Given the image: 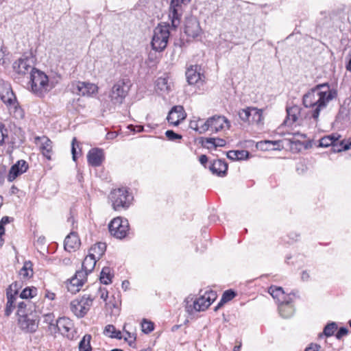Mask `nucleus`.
<instances>
[{"label":"nucleus","instance_id":"nucleus-1","mask_svg":"<svg viewBox=\"0 0 351 351\" xmlns=\"http://www.w3.org/2000/svg\"><path fill=\"white\" fill-rule=\"evenodd\" d=\"M336 96V91L330 89L327 83H324L315 86L305 93L302 102L304 107L313 109L311 116L317 121L320 111Z\"/></svg>","mask_w":351,"mask_h":351},{"label":"nucleus","instance_id":"nucleus-2","mask_svg":"<svg viewBox=\"0 0 351 351\" xmlns=\"http://www.w3.org/2000/svg\"><path fill=\"white\" fill-rule=\"evenodd\" d=\"M217 298L216 292L213 291H206L204 295L193 300V298L188 297L185 302L187 311L192 313L195 311H204L208 308Z\"/></svg>","mask_w":351,"mask_h":351},{"label":"nucleus","instance_id":"nucleus-3","mask_svg":"<svg viewBox=\"0 0 351 351\" xmlns=\"http://www.w3.org/2000/svg\"><path fill=\"white\" fill-rule=\"evenodd\" d=\"M30 84L32 91L38 96H43L49 90L47 75L36 69H32L31 71Z\"/></svg>","mask_w":351,"mask_h":351},{"label":"nucleus","instance_id":"nucleus-4","mask_svg":"<svg viewBox=\"0 0 351 351\" xmlns=\"http://www.w3.org/2000/svg\"><path fill=\"white\" fill-rule=\"evenodd\" d=\"M169 34V24H159L154 31L151 43L152 49L156 51H162L167 47Z\"/></svg>","mask_w":351,"mask_h":351},{"label":"nucleus","instance_id":"nucleus-5","mask_svg":"<svg viewBox=\"0 0 351 351\" xmlns=\"http://www.w3.org/2000/svg\"><path fill=\"white\" fill-rule=\"evenodd\" d=\"M0 97L2 101L8 106L11 114L16 119L23 118V110L19 106L16 96L10 87H5L0 90Z\"/></svg>","mask_w":351,"mask_h":351},{"label":"nucleus","instance_id":"nucleus-6","mask_svg":"<svg viewBox=\"0 0 351 351\" xmlns=\"http://www.w3.org/2000/svg\"><path fill=\"white\" fill-rule=\"evenodd\" d=\"M110 199L114 210L127 209L133 199L125 188H119L111 191Z\"/></svg>","mask_w":351,"mask_h":351},{"label":"nucleus","instance_id":"nucleus-7","mask_svg":"<svg viewBox=\"0 0 351 351\" xmlns=\"http://www.w3.org/2000/svg\"><path fill=\"white\" fill-rule=\"evenodd\" d=\"M130 89L128 82L125 80H121L117 82L112 86L109 97L111 102L114 104H121L128 95Z\"/></svg>","mask_w":351,"mask_h":351},{"label":"nucleus","instance_id":"nucleus-8","mask_svg":"<svg viewBox=\"0 0 351 351\" xmlns=\"http://www.w3.org/2000/svg\"><path fill=\"white\" fill-rule=\"evenodd\" d=\"M93 300L90 295H84L80 298H76L70 304L71 310L77 317H83L92 306Z\"/></svg>","mask_w":351,"mask_h":351},{"label":"nucleus","instance_id":"nucleus-9","mask_svg":"<svg viewBox=\"0 0 351 351\" xmlns=\"http://www.w3.org/2000/svg\"><path fill=\"white\" fill-rule=\"evenodd\" d=\"M191 0H171L169 18L171 21V27L173 29L178 27L181 22L182 15V5L188 4Z\"/></svg>","mask_w":351,"mask_h":351},{"label":"nucleus","instance_id":"nucleus-10","mask_svg":"<svg viewBox=\"0 0 351 351\" xmlns=\"http://www.w3.org/2000/svg\"><path fill=\"white\" fill-rule=\"evenodd\" d=\"M108 229L113 237L122 239L127 236L129 232V222L126 219L116 217L109 223Z\"/></svg>","mask_w":351,"mask_h":351},{"label":"nucleus","instance_id":"nucleus-11","mask_svg":"<svg viewBox=\"0 0 351 351\" xmlns=\"http://www.w3.org/2000/svg\"><path fill=\"white\" fill-rule=\"evenodd\" d=\"M206 127L208 128V131L217 133L219 131L223 130L225 128L229 129L230 123L226 117L214 115L207 119V124L206 125Z\"/></svg>","mask_w":351,"mask_h":351},{"label":"nucleus","instance_id":"nucleus-12","mask_svg":"<svg viewBox=\"0 0 351 351\" xmlns=\"http://www.w3.org/2000/svg\"><path fill=\"white\" fill-rule=\"evenodd\" d=\"M73 92L82 96H91L96 93L98 87L93 83L85 82H76L72 84Z\"/></svg>","mask_w":351,"mask_h":351},{"label":"nucleus","instance_id":"nucleus-13","mask_svg":"<svg viewBox=\"0 0 351 351\" xmlns=\"http://www.w3.org/2000/svg\"><path fill=\"white\" fill-rule=\"evenodd\" d=\"M19 325L26 332H34L38 326V321L33 315H22L19 317Z\"/></svg>","mask_w":351,"mask_h":351},{"label":"nucleus","instance_id":"nucleus-14","mask_svg":"<svg viewBox=\"0 0 351 351\" xmlns=\"http://www.w3.org/2000/svg\"><path fill=\"white\" fill-rule=\"evenodd\" d=\"M186 118V113L182 106H173L169 111L167 119L169 124L178 126Z\"/></svg>","mask_w":351,"mask_h":351},{"label":"nucleus","instance_id":"nucleus-15","mask_svg":"<svg viewBox=\"0 0 351 351\" xmlns=\"http://www.w3.org/2000/svg\"><path fill=\"white\" fill-rule=\"evenodd\" d=\"M269 293L279 304L285 302H292L291 294H287L281 287L271 285L268 289Z\"/></svg>","mask_w":351,"mask_h":351},{"label":"nucleus","instance_id":"nucleus-16","mask_svg":"<svg viewBox=\"0 0 351 351\" xmlns=\"http://www.w3.org/2000/svg\"><path fill=\"white\" fill-rule=\"evenodd\" d=\"M27 169L28 165L26 161L23 160H19L10 168L7 177L8 181L13 182L19 176L25 173Z\"/></svg>","mask_w":351,"mask_h":351},{"label":"nucleus","instance_id":"nucleus-17","mask_svg":"<svg viewBox=\"0 0 351 351\" xmlns=\"http://www.w3.org/2000/svg\"><path fill=\"white\" fill-rule=\"evenodd\" d=\"M88 162L93 167L100 166L104 160L103 149L99 148L91 149L87 154Z\"/></svg>","mask_w":351,"mask_h":351},{"label":"nucleus","instance_id":"nucleus-18","mask_svg":"<svg viewBox=\"0 0 351 351\" xmlns=\"http://www.w3.org/2000/svg\"><path fill=\"white\" fill-rule=\"evenodd\" d=\"M201 31L199 23L196 19H191L187 21L184 32L188 36L195 38L200 34Z\"/></svg>","mask_w":351,"mask_h":351},{"label":"nucleus","instance_id":"nucleus-19","mask_svg":"<svg viewBox=\"0 0 351 351\" xmlns=\"http://www.w3.org/2000/svg\"><path fill=\"white\" fill-rule=\"evenodd\" d=\"M80 245V240L75 232L71 231L64 239V247L65 250L71 252L75 250Z\"/></svg>","mask_w":351,"mask_h":351},{"label":"nucleus","instance_id":"nucleus-20","mask_svg":"<svg viewBox=\"0 0 351 351\" xmlns=\"http://www.w3.org/2000/svg\"><path fill=\"white\" fill-rule=\"evenodd\" d=\"M209 169L213 174L223 177L226 175L228 164L224 160L218 159L213 161Z\"/></svg>","mask_w":351,"mask_h":351},{"label":"nucleus","instance_id":"nucleus-21","mask_svg":"<svg viewBox=\"0 0 351 351\" xmlns=\"http://www.w3.org/2000/svg\"><path fill=\"white\" fill-rule=\"evenodd\" d=\"M36 140L41 141L40 150L43 156L48 160H51L52 151V141L46 136L36 137Z\"/></svg>","mask_w":351,"mask_h":351},{"label":"nucleus","instance_id":"nucleus-22","mask_svg":"<svg viewBox=\"0 0 351 351\" xmlns=\"http://www.w3.org/2000/svg\"><path fill=\"white\" fill-rule=\"evenodd\" d=\"M287 114L285 123L291 125L298 120V116L300 114V108L298 106L287 108Z\"/></svg>","mask_w":351,"mask_h":351},{"label":"nucleus","instance_id":"nucleus-23","mask_svg":"<svg viewBox=\"0 0 351 351\" xmlns=\"http://www.w3.org/2000/svg\"><path fill=\"white\" fill-rule=\"evenodd\" d=\"M14 69L18 73L25 75L33 68L29 65L28 60L19 59L18 62H14Z\"/></svg>","mask_w":351,"mask_h":351},{"label":"nucleus","instance_id":"nucleus-24","mask_svg":"<svg viewBox=\"0 0 351 351\" xmlns=\"http://www.w3.org/2000/svg\"><path fill=\"white\" fill-rule=\"evenodd\" d=\"M73 324L69 318L60 317L56 321V327L59 332L64 333L70 331Z\"/></svg>","mask_w":351,"mask_h":351},{"label":"nucleus","instance_id":"nucleus-25","mask_svg":"<svg viewBox=\"0 0 351 351\" xmlns=\"http://www.w3.org/2000/svg\"><path fill=\"white\" fill-rule=\"evenodd\" d=\"M106 250V245L105 243L99 242L93 245L90 250L89 254L96 259H99L101 256L104 254Z\"/></svg>","mask_w":351,"mask_h":351},{"label":"nucleus","instance_id":"nucleus-26","mask_svg":"<svg viewBox=\"0 0 351 351\" xmlns=\"http://www.w3.org/2000/svg\"><path fill=\"white\" fill-rule=\"evenodd\" d=\"M340 135L338 134H332L328 136H325L319 140V146L322 147H328L332 146L333 148L335 144L339 141Z\"/></svg>","mask_w":351,"mask_h":351},{"label":"nucleus","instance_id":"nucleus-27","mask_svg":"<svg viewBox=\"0 0 351 351\" xmlns=\"http://www.w3.org/2000/svg\"><path fill=\"white\" fill-rule=\"evenodd\" d=\"M278 311L281 317L289 318L293 315L294 308L291 302H285L279 304Z\"/></svg>","mask_w":351,"mask_h":351},{"label":"nucleus","instance_id":"nucleus-28","mask_svg":"<svg viewBox=\"0 0 351 351\" xmlns=\"http://www.w3.org/2000/svg\"><path fill=\"white\" fill-rule=\"evenodd\" d=\"M186 77L189 84H195L200 80V73L197 71V66H191L186 71Z\"/></svg>","mask_w":351,"mask_h":351},{"label":"nucleus","instance_id":"nucleus-29","mask_svg":"<svg viewBox=\"0 0 351 351\" xmlns=\"http://www.w3.org/2000/svg\"><path fill=\"white\" fill-rule=\"evenodd\" d=\"M97 260V259L90 256V254L85 257L84 261L82 262V269L85 271L86 274H88L93 270L96 265Z\"/></svg>","mask_w":351,"mask_h":351},{"label":"nucleus","instance_id":"nucleus-30","mask_svg":"<svg viewBox=\"0 0 351 351\" xmlns=\"http://www.w3.org/2000/svg\"><path fill=\"white\" fill-rule=\"evenodd\" d=\"M249 152L246 150H231L227 153V157L232 160H240L247 158Z\"/></svg>","mask_w":351,"mask_h":351},{"label":"nucleus","instance_id":"nucleus-31","mask_svg":"<svg viewBox=\"0 0 351 351\" xmlns=\"http://www.w3.org/2000/svg\"><path fill=\"white\" fill-rule=\"evenodd\" d=\"M254 107H247L246 108L239 110L238 114L241 121L252 124V109Z\"/></svg>","mask_w":351,"mask_h":351},{"label":"nucleus","instance_id":"nucleus-32","mask_svg":"<svg viewBox=\"0 0 351 351\" xmlns=\"http://www.w3.org/2000/svg\"><path fill=\"white\" fill-rule=\"evenodd\" d=\"M7 295V303L5 308V315L10 316L12 313L14 308H15L14 303L16 302V298L14 297L12 293H6Z\"/></svg>","mask_w":351,"mask_h":351},{"label":"nucleus","instance_id":"nucleus-33","mask_svg":"<svg viewBox=\"0 0 351 351\" xmlns=\"http://www.w3.org/2000/svg\"><path fill=\"white\" fill-rule=\"evenodd\" d=\"M32 263L31 261H25L23 267L19 271V275L23 278H29L33 276Z\"/></svg>","mask_w":351,"mask_h":351},{"label":"nucleus","instance_id":"nucleus-34","mask_svg":"<svg viewBox=\"0 0 351 351\" xmlns=\"http://www.w3.org/2000/svg\"><path fill=\"white\" fill-rule=\"evenodd\" d=\"M236 296V293L230 289L226 291L221 297V299L220 302L218 303V304L215 307V311H217L219 308H221L225 303L230 301Z\"/></svg>","mask_w":351,"mask_h":351},{"label":"nucleus","instance_id":"nucleus-35","mask_svg":"<svg viewBox=\"0 0 351 351\" xmlns=\"http://www.w3.org/2000/svg\"><path fill=\"white\" fill-rule=\"evenodd\" d=\"M88 274L85 273V271L84 269L82 271H77L75 275V277L71 279V285L72 286H76L77 287L80 286H82L84 282L85 277Z\"/></svg>","mask_w":351,"mask_h":351},{"label":"nucleus","instance_id":"nucleus-36","mask_svg":"<svg viewBox=\"0 0 351 351\" xmlns=\"http://www.w3.org/2000/svg\"><path fill=\"white\" fill-rule=\"evenodd\" d=\"M252 110V125H263V110L254 107Z\"/></svg>","mask_w":351,"mask_h":351},{"label":"nucleus","instance_id":"nucleus-37","mask_svg":"<svg viewBox=\"0 0 351 351\" xmlns=\"http://www.w3.org/2000/svg\"><path fill=\"white\" fill-rule=\"evenodd\" d=\"M92 337L90 335H85L79 343V351H91L90 340Z\"/></svg>","mask_w":351,"mask_h":351},{"label":"nucleus","instance_id":"nucleus-38","mask_svg":"<svg viewBox=\"0 0 351 351\" xmlns=\"http://www.w3.org/2000/svg\"><path fill=\"white\" fill-rule=\"evenodd\" d=\"M202 119L198 118L197 120H192L190 121L189 128L199 134H204L208 131V128L204 125H199V123H202Z\"/></svg>","mask_w":351,"mask_h":351},{"label":"nucleus","instance_id":"nucleus-39","mask_svg":"<svg viewBox=\"0 0 351 351\" xmlns=\"http://www.w3.org/2000/svg\"><path fill=\"white\" fill-rule=\"evenodd\" d=\"M100 281L104 285H109L112 282V275L110 274V268L104 267L100 274Z\"/></svg>","mask_w":351,"mask_h":351},{"label":"nucleus","instance_id":"nucleus-40","mask_svg":"<svg viewBox=\"0 0 351 351\" xmlns=\"http://www.w3.org/2000/svg\"><path fill=\"white\" fill-rule=\"evenodd\" d=\"M38 290L36 287H26L21 293L19 297L21 299H30L33 298L37 295Z\"/></svg>","mask_w":351,"mask_h":351},{"label":"nucleus","instance_id":"nucleus-41","mask_svg":"<svg viewBox=\"0 0 351 351\" xmlns=\"http://www.w3.org/2000/svg\"><path fill=\"white\" fill-rule=\"evenodd\" d=\"M277 144H278V141H264L258 142L256 144V147L261 150L275 149L276 148L274 147V146Z\"/></svg>","mask_w":351,"mask_h":351},{"label":"nucleus","instance_id":"nucleus-42","mask_svg":"<svg viewBox=\"0 0 351 351\" xmlns=\"http://www.w3.org/2000/svg\"><path fill=\"white\" fill-rule=\"evenodd\" d=\"M337 328V325L335 322L328 324L324 328V335L326 337H330L333 335L335 331Z\"/></svg>","mask_w":351,"mask_h":351},{"label":"nucleus","instance_id":"nucleus-43","mask_svg":"<svg viewBox=\"0 0 351 351\" xmlns=\"http://www.w3.org/2000/svg\"><path fill=\"white\" fill-rule=\"evenodd\" d=\"M141 328L142 331L144 333L148 334L154 330V323L151 321H147V319H144L141 323Z\"/></svg>","mask_w":351,"mask_h":351},{"label":"nucleus","instance_id":"nucleus-44","mask_svg":"<svg viewBox=\"0 0 351 351\" xmlns=\"http://www.w3.org/2000/svg\"><path fill=\"white\" fill-rule=\"evenodd\" d=\"M125 326H124L123 332H124L125 335L123 337V339H124L125 341L128 343L130 346H134V345L135 344L136 336L134 333H131V332L127 331L125 329Z\"/></svg>","mask_w":351,"mask_h":351},{"label":"nucleus","instance_id":"nucleus-45","mask_svg":"<svg viewBox=\"0 0 351 351\" xmlns=\"http://www.w3.org/2000/svg\"><path fill=\"white\" fill-rule=\"evenodd\" d=\"M8 138V130L2 123H0V146H3L5 143V140Z\"/></svg>","mask_w":351,"mask_h":351},{"label":"nucleus","instance_id":"nucleus-46","mask_svg":"<svg viewBox=\"0 0 351 351\" xmlns=\"http://www.w3.org/2000/svg\"><path fill=\"white\" fill-rule=\"evenodd\" d=\"M165 136L169 141H175L177 140L182 139V135L174 132L173 130H167L165 132Z\"/></svg>","mask_w":351,"mask_h":351},{"label":"nucleus","instance_id":"nucleus-47","mask_svg":"<svg viewBox=\"0 0 351 351\" xmlns=\"http://www.w3.org/2000/svg\"><path fill=\"white\" fill-rule=\"evenodd\" d=\"M116 332L115 327L112 324L107 325L104 330V334L111 338V335H113Z\"/></svg>","mask_w":351,"mask_h":351},{"label":"nucleus","instance_id":"nucleus-48","mask_svg":"<svg viewBox=\"0 0 351 351\" xmlns=\"http://www.w3.org/2000/svg\"><path fill=\"white\" fill-rule=\"evenodd\" d=\"M215 138H206L203 141L202 144L204 146L207 147L208 149H211L212 147L215 148Z\"/></svg>","mask_w":351,"mask_h":351},{"label":"nucleus","instance_id":"nucleus-49","mask_svg":"<svg viewBox=\"0 0 351 351\" xmlns=\"http://www.w3.org/2000/svg\"><path fill=\"white\" fill-rule=\"evenodd\" d=\"M44 322L48 324L50 326L56 327V323H54V315L51 313H48L44 315Z\"/></svg>","mask_w":351,"mask_h":351},{"label":"nucleus","instance_id":"nucleus-50","mask_svg":"<svg viewBox=\"0 0 351 351\" xmlns=\"http://www.w3.org/2000/svg\"><path fill=\"white\" fill-rule=\"evenodd\" d=\"M7 293H12L13 295H14V297L16 298V295L19 293V284L18 282H15L12 283L9 288L7 290Z\"/></svg>","mask_w":351,"mask_h":351},{"label":"nucleus","instance_id":"nucleus-51","mask_svg":"<svg viewBox=\"0 0 351 351\" xmlns=\"http://www.w3.org/2000/svg\"><path fill=\"white\" fill-rule=\"evenodd\" d=\"M26 306H27V303L25 302H19V304L17 305V307H18L17 314H18L19 317H20V315H26L25 313V309Z\"/></svg>","mask_w":351,"mask_h":351},{"label":"nucleus","instance_id":"nucleus-52","mask_svg":"<svg viewBox=\"0 0 351 351\" xmlns=\"http://www.w3.org/2000/svg\"><path fill=\"white\" fill-rule=\"evenodd\" d=\"M10 222V217H3L1 220L0 221V233L1 234H4L5 233V229H4V225Z\"/></svg>","mask_w":351,"mask_h":351},{"label":"nucleus","instance_id":"nucleus-53","mask_svg":"<svg viewBox=\"0 0 351 351\" xmlns=\"http://www.w3.org/2000/svg\"><path fill=\"white\" fill-rule=\"evenodd\" d=\"M348 333V329L346 327H341L336 334V338L341 339L342 337L347 335Z\"/></svg>","mask_w":351,"mask_h":351},{"label":"nucleus","instance_id":"nucleus-54","mask_svg":"<svg viewBox=\"0 0 351 351\" xmlns=\"http://www.w3.org/2000/svg\"><path fill=\"white\" fill-rule=\"evenodd\" d=\"M346 143H344V142L343 141H340L339 143L338 141H337L335 144V146L333 147V151L335 152H341V151H345L346 149H341L342 147H344V145Z\"/></svg>","mask_w":351,"mask_h":351},{"label":"nucleus","instance_id":"nucleus-55","mask_svg":"<svg viewBox=\"0 0 351 351\" xmlns=\"http://www.w3.org/2000/svg\"><path fill=\"white\" fill-rule=\"evenodd\" d=\"M321 346L316 343H311L304 351H319Z\"/></svg>","mask_w":351,"mask_h":351},{"label":"nucleus","instance_id":"nucleus-56","mask_svg":"<svg viewBox=\"0 0 351 351\" xmlns=\"http://www.w3.org/2000/svg\"><path fill=\"white\" fill-rule=\"evenodd\" d=\"M128 128L134 132H141L144 130V128L142 125L134 126L132 125H130Z\"/></svg>","mask_w":351,"mask_h":351},{"label":"nucleus","instance_id":"nucleus-57","mask_svg":"<svg viewBox=\"0 0 351 351\" xmlns=\"http://www.w3.org/2000/svg\"><path fill=\"white\" fill-rule=\"evenodd\" d=\"M76 141V138H74L72 141V147H71V152H72V158L74 161H76L77 157H76V149L75 147V143Z\"/></svg>","mask_w":351,"mask_h":351},{"label":"nucleus","instance_id":"nucleus-58","mask_svg":"<svg viewBox=\"0 0 351 351\" xmlns=\"http://www.w3.org/2000/svg\"><path fill=\"white\" fill-rule=\"evenodd\" d=\"M226 145V141L223 138H216L215 144V149L217 147H224Z\"/></svg>","mask_w":351,"mask_h":351},{"label":"nucleus","instance_id":"nucleus-59","mask_svg":"<svg viewBox=\"0 0 351 351\" xmlns=\"http://www.w3.org/2000/svg\"><path fill=\"white\" fill-rule=\"evenodd\" d=\"M45 297L50 300H53L56 298V294L53 292L47 291Z\"/></svg>","mask_w":351,"mask_h":351},{"label":"nucleus","instance_id":"nucleus-60","mask_svg":"<svg viewBox=\"0 0 351 351\" xmlns=\"http://www.w3.org/2000/svg\"><path fill=\"white\" fill-rule=\"evenodd\" d=\"M166 84H167L166 79H165V78H159L157 81V85L158 86L161 84L162 86H165V88L167 90H168V87L166 86Z\"/></svg>","mask_w":351,"mask_h":351},{"label":"nucleus","instance_id":"nucleus-61","mask_svg":"<svg viewBox=\"0 0 351 351\" xmlns=\"http://www.w3.org/2000/svg\"><path fill=\"white\" fill-rule=\"evenodd\" d=\"M199 161L202 165H205L208 162V158L206 155H201L199 156Z\"/></svg>","mask_w":351,"mask_h":351},{"label":"nucleus","instance_id":"nucleus-62","mask_svg":"<svg viewBox=\"0 0 351 351\" xmlns=\"http://www.w3.org/2000/svg\"><path fill=\"white\" fill-rule=\"evenodd\" d=\"M111 338H115L117 339H121L123 338V336L121 335V332L120 330H117L115 333L113 335H111Z\"/></svg>","mask_w":351,"mask_h":351},{"label":"nucleus","instance_id":"nucleus-63","mask_svg":"<svg viewBox=\"0 0 351 351\" xmlns=\"http://www.w3.org/2000/svg\"><path fill=\"white\" fill-rule=\"evenodd\" d=\"M310 276L306 271H303L301 275V278L302 280H308Z\"/></svg>","mask_w":351,"mask_h":351},{"label":"nucleus","instance_id":"nucleus-64","mask_svg":"<svg viewBox=\"0 0 351 351\" xmlns=\"http://www.w3.org/2000/svg\"><path fill=\"white\" fill-rule=\"evenodd\" d=\"M61 262L64 265H70L71 264V260L69 258H64Z\"/></svg>","mask_w":351,"mask_h":351}]
</instances>
